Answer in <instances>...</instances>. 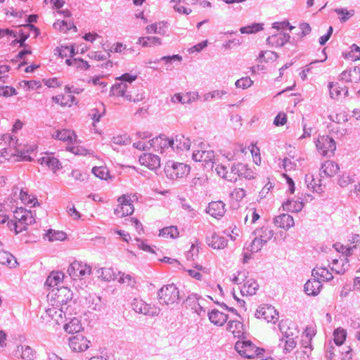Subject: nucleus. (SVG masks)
Listing matches in <instances>:
<instances>
[{"mask_svg": "<svg viewBox=\"0 0 360 360\" xmlns=\"http://www.w3.org/2000/svg\"><path fill=\"white\" fill-rule=\"evenodd\" d=\"M231 280L240 285L241 294L245 296L255 295L259 288L257 281L252 277L249 276L248 273L245 270L233 274Z\"/></svg>", "mask_w": 360, "mask_h": 360, "instance_id": "f257e3e1", "label": "nucleus"}, {"mask_svg": "<svg viewBox=\"0 0 360 360\" xmlns=\"http://www.w3.org/2000/svg\"><path fill=\"white\" fill-rule=\"evenodd\" d=\"M34 219L31 211L22 207L17 208L14 212V221L8 223L9 229L16 234L25 231L27 226L32 224Z\"/></svg>", "mask_w": 360, "mask_h": 360, "instance_id": "f03ea898", "label": "nucleus"}, {"mask_svg": "<svg viewBox=\"0 0 360 360\" xmlns=\"http://www.w3.org/2000/svg\"><path fill=\"white\" fill-rule=\"evenodd\" d=\"M136 196L132 193L122 194L117 198V205L114 209V214L118 218H122L133 214L134 211V202Z\"/></svg>", "mask_w": 360, "mask_h": 360, "instance_id": "7ed1b4c3", "label": "nucleus"}, {"mask_svg": "<svg viewBox=\"0 0 360 360\" xmlns=\"http://www.w3.org/2000/svg\"><path fill=\"white\" fill-rule=\"evenodd\" d=\"M72 298L71 290L67 287L52 290L47 295L49 305L63 307Z\"/></svg>", "mask_w": 360, "mask_h": 360, "instance_id": "20e7f679", "label": "nucleus"}, {"mask_svg": "<svg viewBox=\"0 0 360 360\" xmlns=\"http://www.w3.org/2000/svg\"><path fill=\"white\" fill-rule=\"evenodd\" d=\"M235 349L240 356L247 359L260 358L264 352L262 348L257 347L249 340L238 341Z\"/></svg>", "mask_w": 360, "mask_h": 360, "instance_id": "39448f33", "label": "nucleus"}, {"mask_svg": "<svg viewBox=\"0 0 360 360\" xmlns=\"http://www.w3.org/2000/svg\"><path fill=\"white\" fill-rule=\"evenodd\" d=\"M255 316L264 322L275 323L278 320V312L271 305L262 304L257 308Z\"/></svg>", "mask_w": 360, "mask_h": 360, "instance_id": "423d86ee", "label": "nucleus"}, {"mask_svg": "<svg viewBox=\"0 0 360 360\" xmlns=\"http://www.w3.org/2000/svg\"><path fill=\"white\" fill-rule=\"evenodd\" d=\"M67 271L72 278L82 279L91 274V268L82 262L74 261L70 264Z\"/></svg>", "mask_w": 360, "mask_h": 360, "instance_id": "0eeeda50", "label": "nucleus"}, {"mask_svg": "<svg viewBox=\"0 0 360 360\" xmlns=\"http://www.w3.org/2000/svg\"><path fill=\"white\" fill-rule=\"evenodd\" d=\"M158 297L162 304H174L179 299V290L174 284L167 285L160 290Z\"/></svg>", "mask_w": 360, "mask_h": 360, "instance_id": "6e6552de", "label": "nucleus"}, {"mask_svg": "<svg viewBox=\"0 0 360 360\" xmlns=\"http://www.w3.org/2000/svg\"><path fill=\"white\" fill-rule=\"evenodd\" d=\"M316 146L319 153L323 156L330 155L336 149L335 141L328 136H320L316 142Z\"/></svg>", "mask_w": 360, "mask_h": 360, "instance_id": "1a4fd4ad", "label": "nucleus"}, {"mask_svg": "<svg viewBox=\"0 0 360 360\" xmlns=\"http://www.w3.org/2000/svg\"><path fill=\"white\" fill-rule=\"evenodd\" d=\"M8 150L12 154L11 161H32L31 157L29 155L30 152L33 150L32 148H27L26 146L22 143H15L13 146H10Z\"/></svg>", "mask_w": 360, "mask_h": 360, "instance_id": "9d476101", "label": "nucleus"}, {"mask_svg": "<svg viewBox=\"0 0 360 360\" xmlns=\"http://www.w3.org/2000/svg\"><path fill=\"white\" fill-rule=\"evenodd\" d=\"M193 159L195 162H202L205 165L210 163L213 164L214 154L212 150H207L204 145H200L198 149L194 150Z\"/></svg>", "mask_w": 360, "mask_h": 360, "instance_id": "9b49d317", "label": "nucleus"}, {"mask_svg": "<svg viewBox=\"0 0 360 360\" xmlns=\"http://www.w3.org/2000/svg\"><path fill=\"white\" fill-rule=\"evenodd\" d=\"M215 171L221 178L229 181H236V176L233 172V165H231L229 162L226 161L217 164Z\"/></svg>", "mask_w": 360, "mask_h": 360, "instance_id": "f8f14e48", "label": "nucleus"}, {"mask_svg": "<svg viewBox=\"0 0 360 360\" xmlns=\"http://www.w3.org/2000/svg\"><path fill=\"white\" fill-rule=\"evenodd\" d=\"M90 341L82 335H77L69 339L70 349L76 352L86 351L89 347Z\"/></svg>", "mask_w": 360, "mask_h": 360, "instance_id": "ddd939ff", "label": "nucleus"}, {"mask_svg": "<svg viewBox=\"0 0 360 360\" xmlns=\"http://www.w3.org/2000/svg\"><path fill=\"white\" fill-rule=\"evenodd\" d=\"M190 167L184 163H174L172 166H168L167 172L172 179L181 178L186 176L190 172Z\"/></svg>", "mask_w": 360, "mask_h": 360, "instance_id": "4468645a", "label": "nucleus"}, {"mask_svg": "<svg viewBox=\"0 0 360 360\" xmlns=\"http://www.w3.org/2000/svg\"><path fill=\"white\" fill-rule=\"evenodd\" d=\"M38 162L42 165L47 167L53 173L62 168V165L58 158L51 154H46L38 160Z\"/></svg>", "mask_w": 360, "mask_h": 360, "instance_id": "2eb2a0df", "label": "nucleus"}, {"mask_svg": "<svg viewBox=\"0 0 360 360\" xmlns=\"http://www.w3.org/2000/svg\"><path fill=\"white\" fill-rule=\"evenodd\" d=\"M139 162L150 169H155L160 166V160L158 155L152 153H143L139 158Z\"/></svg>", "mask_w": 360, "mask_h": 360, "instance_id": "dca6fc26", "label": "nucleus"}, {"mask_svg": "<svg viewBox=\"0 0 360 360\" xmlns=\"http://www.w3.org/2000/svg\"><path fill=\"white\" fill-rule=\"evenodd\" d=\"M307 188L314 193H321L323 192L324 184L319 175L308 174L306 176Z\"/></svg>", "mask_w": 360, "mask_h": 360, "instance_id": "f3484780", "label": "nucleus"}, {"mask_svg": "<svg viewBox=\"0 0 360 360\" xmlns=\"http://www.w3.org/2000/svg\"><path fill=\"white\" fill-rule=\"evenodd\" d=\"M316 326L313 324L307 326L301 335V344L306 348L309 349V353L312 351L311 340L316 335Z\"/></svg>", "mask_w": 360, "mask_h": 360, "instance_id": "a211bd4d", "label": "nucleus"}, {"mask_svg": "<svg viewBox=\"0 0 360 360\" xmlns=\"http://www.w3.org/2000/svg\"><path fill=\"white\" fill-rule=\"evenodd\" d=\"M206 242L210 247L216 250L224 249L227 246V240L214 231L211 232L210 235L207 236Z\"/></svg>", "mask_w": 360, "mask_h": 360, "instance_id": "6ab92c4d", "label": "nucleus"}, {"mask_svg": "<svg viewBox=\"0 0 360 360\" xmlns=\"http://www.w3.org/2000/svg\"><path fill=\"white\" fill-rule=\"evenodd\" d=\"M225 212V204L221 200L212 201L209 203L207 207V213L214 218L224 216Z\"/></svg>", "mask_w": 360, "mask_h": 360, "instance_id": "aec40b11", "label": "nucleus"}, {"mask_svg": "<svg viewBox=\"0 0 360 360\" xmlns=\"http://www.w3.org/2000/svg\"><path fill=\"white\" fill-rule=\"evenodd\" d=\"M55 139H58L65 142L68 144L77 143V136L73 131L69 129H62L57 131L55 134L52 135Z\"/></svg>", "mask_w": 360, "mask_h": 360, "instance_id": "412c9836", "label": "nucleus"}, {"mask_svg": "<svg viewBox=\"0 0 360 360\" xmlns=\"http://www.w3.org/2000/svg\"><path fill=\"white\" fill-rule=\"evenodd\" d=\"M174 10L181 14L188 15L192 12L191 7L195 4V0H172Z\"/></svg>", "mask_w": 360, "mask_h": 360, "instance_id": "4be33fe9", "label": "nucleus"}, {"mask_svg": "<svg viewBox=\"0 0 360 360\" xmlns=\"http://www.w3.org/2000/svg\"><path fill=\"white\" fill-rule=\"evenodd\" d=\"M290 36L288 34L283 32H278L277 33L269 36L267 38V42L271 46L280 47L285 44L290 39Z\"/></svg>", "mask_w": 360, "mask_h": 360, "instance_id": "5701e85b", "label": "nucleus"}, {"mask_svg": "<svg viewBox=\"0 0 360 360\" xmlns=\"http://www.w3.org/2000/svg\"><path fill=\"white\" fill-rule=\"evenodd\" d=\"M150 145L156 151H162L169 147L172 148L171 139L165 135H160L150 140Z\"/></svg>", "mask_w": 360, "mask_h": 360, "instance_id": "b1692460", "label": "nucleus"}, {"mask_svg": "<svg viewBox=\"0 0 360 360\" xmlns=\"http://www.w3.org/2000/svg\"><path fill=\"white\" fill-rule=\"evenodd\" d=\"M186 271L191 277L200 281H202L210 274L209 269L201 264H195L191 269H187Z\"/></svg>", "mask_w": 360, "mask_h": 360, "instance_id": "393cba45", "label": "nucleus"}, {"mask_svg": "<svg viewBox=\"0 0 360 360\" xmlns=\"http://www.w3.org/2000/svg\"><path fill=\"white\" fill-rule=\"evenodd\" d=\"M172 148L180 150H188L191 147V141L183 134H177L171 139Z\"/></svg>", "mask_w": 360, "mask_h": 360, "instance_id": "a878e982", "label": "nucleus"}, {"mask_svg": "<svg viewBox=\"0 0 360 360\" xmlns=\"http://www.w3.org/2000/svg\"><path fill=\"white\" fill-rule=\"evenodd\" d=\"M233 172L236 176V181L240 177L246 179L254 178L255 173L251 169L248 168V165L243 163H236L233 164Z\"/></svg>", "mask_w": 360, "mask_h": 360, "instance_id": "bb28decb", "label": "nucleus"}, {"mask_svg": "<svg viewBox=\"0 0 360 360\" xmlns=\"http://www.w3.org/2000/svg\"><path fill=\"white\" fill-rule=\"evenodd\" d=\"M278 58V55L276 53L271 51H262L258 58H257V69L259 67L263 66L264 64L271 65L273 63L276 62ZM264 67L262 68L263 69Z\"/></svg>", "mask_w": 360, "mask_h": 360, "instance_id": "cd10ccee", "label": "nucleus"}, {"mask_svg": "<svg viewBox=\"0 0 360 360\" xmlns=\"http://www.w3.org/2000/svg\"><path fill=\"white\" fill-rule=\"evenodd\" d=\"M274 222L277 227L283 229H289L295 224L293 218L288 214H283L276 217Z\"/></svg>", "mask_w": 360, "mask_h": 360, "instance_id": "c85d7f7f", "label": "nucleus"}, {"mask_svg": "<svg viewBox=\"0 0 360 360\" xmlns=\"http://www.w3.org/2000/svg\"><path fill=\"white\" fill-rule=\"evenodd\" d=\"M342 81L351 83H358L360 82V68H354L348 70L343 71L340 75Z\"/></svg>", "mask_w": 360, "mask_h": 360, "instance_id": "c756f323", "label": "nucleus"}, {"mask_svg": "<svg viewBox=\"0 0 360 360\" xmlns=\"http://www.w3.org/2000/svg\"><path fill=\"white\" fill-rule=\"evenodd\" d=\"M127 89V85L125 82H120L119 84H115L112 87V94L113 96L118 97H126V98L129 101H133L134 102L138 101L141 99V98H131V95H127L126 91Z\"/></svg>", "mask_w": 360, "mask_h": 360, "instance_id": "7c9ffc66", "label": "nucleus"}, {"mask_svg": "<svg viewBox=\"0 0 360 360\" xmlns=\"http://www.w3.org/2000/svg\"><path fill=\"white\" fill-rule=\"evenodd\" d=\"M46 316L56 324L63 322V307L50 306L46 308Z\"/></svg>", "mask_w": 360, "mask_h": 360, "instance_id": "2f4dec72", "label": "nucleus"}, {"mask_svg": "<svg viewBox=\"0 0 360 360\" xmlns=\"http://www.w3.org/2000/svg\"><path fill=\"white\" fill-rule=\"evenodd\" d=\"M340 166L334 161L327 160L321 167V172L327 177L335 176L340 171Z\"/></svg>", "mask_w": 360, "mask_h": 360, "instance_id": "473e14b6", "label": "nucleus"}, {"mask_svg": "<svg viewBox=\"0 0 360 360\" xmlns=\"http://www.w3.org/2000/svg\"><path fill=\"white\" fill-rule=\"evenodd\" d=\"M208 316L210 321L216 326L224 325L228 319L226 314L215 309L209 312Z\"/></svg>", "mask_w": 360, "mask_h": 360, "instance_id": "72a5a7b5", "label": "nucleus"}, {"mask_svg": "<svg viewBox=\"0 0 360 360\" xmlns=\"http://www.w3.org/2000/svg\"><path fill=\"white\" fill-rule=\"evenodd\" d=\"M322 288L320 281L316 278L309 280L304 285V291L309 295H317Z\"/></svg>", "mask_w": 360, "mask_h": 360, "instance_id": "f704fd0d", "label": "nucleus"}, {"mask_svg": "<svg viewBox=\"0 0 360 360\" xmlns=\"http://www.w3.org/2000/svg\"><path fill=\"white\" fill-rule=\"evenodd\" d=\"M228 330L231 333L234 337L240 338L243 335L245 330L241 321L238 320L230 321L228 323Z\"/></svg>", "mask_w": 360, "mask_h": 360, "instance_id": "c9c22d12", "label": "nucleus"}, {"mask_svg": "<svg viewBox=\"0 0 360 360\" xmlns=\"http://www.w3.org/2000/svg\"><path fill=\"white\" fill-rule=\"evenodd\" d=\"M54 28L62 32V33H67L68 31L72 30L73 32H77V27L70 20H57L53 24Z\"/></svg>", "mask_w": 360, "mask_h": 360, "instance_id": "e433bc0d", "label": "nucleus"}, {"mask_svg": "<svg viewBox=\"0 0 360 360\" xmlns=\"http://www.w3.org/2000/svg\"><path fill=\"white\" fill-rule=\"evenodd\" d=\"M255 236L266 243L274 237L273 231L268 226H262L255 231Z\"/></svg>", "mask_w": 360, "mask_h": 360, "instance_id": "4c0bfd02", "label": "nucleus"}, {"mask_svg": "<svg viewBox=\"0 0 360 360\" xmlns=\"http://www.w3.org/2000/svg\"><path fill=\"white\" fill-rule=\"evenodd\" d=\"M16 354L25 360H34L35 356L34 351L27 345L18 347Z\"/></svg>", "mask_w": 360, "mask_h": 360, "instance_id": "58836bf2", "label": "nucleus"}, {"mask_svg": "<svg viewBox=\"0 0 360 360\" xmlns=\"http://www.w3.org/2000/svg\"><path fill=\"white\" fill-rule=\"evenodd\" d=\"M313 274L316 280L326 281L333 278L330 271L326 267L316 266L313 269Z\"/></svg>", "mask_w": 360, "mask_h": 360, "instance_id": "ea45409f", "label": "nucleus"}, {"mask_svg": "<svg viewBox=\"0 0 360 360\" xmlns=\"http://www.w3.org/2000/svg\"><path fill=\"white\" fill-rule=\"evenodd\" d=\"M91 171L96 177L101 180L108 181L112 179L109 169L104 165L94 167Z\"/></svg>", "mask_w": 360, "mask_h": 360, "instance_id": "a19ab883", "label": "nucleus"}, {"mask_svg": "<svg viewBox=\"0 0 360 360\" xmlns=\"http://www.w3.org/2000/svg\"><path fill=\"white\" fill-rule=\"evenodd\" d=\"M52 99L56 103L63 106H70L74 102V96L70 91L65 94H58L53 96Z\"/></svg>", "mask_w": 360, "mask_h": 360, "instance_id": "79ce46f5", "label": "nucleus"}, {"mask_svg": "<svg viewBox=\"0 0 360 360\" xmlns=\"http://www.w3.org/2000/svg\"><path fill=\"white\" fill-rule=\"evenodd\" d=\"M0 264L12 268L16 266L17 261L11 253L6 251H0Z\"/></svg>", "mask_w": 360, "mask_h": 360, "instance_id": "37998d69", "label": "nucleus"}, {"mask_svg": "<svg viewBox=\"0 0 360 360\" xmlns=\"http://www.w3.org/2000/svg\"><path fill=\"white\" fill-rule=\"evenodd\" d=\"M64 278V274L61 271H53L48 276L46 284L49 287L58 285Z\"/></svg>", "mask_w": 360, "mask_h": 360, "instance_id": "c03bdc74", "label": "nucleus"}, {"mask_svg": "<svg viewBox=\"0 0 360 360\" xmlns=\"http://www.w3.org/2000/svg\"><path fill=\"white\" fill-rule=\"evenodd\" d=\"M65 63L68 65L72 66L77 70H86L90 67L89 63L82 58H72L66 59Z\"/></svg>", "mask_w": 360, "mask_h": 360, "instance_id": "a18cd8bd", "label": "nucleus"}, {"mask_svg": "<svg viewBox=\"0 0 360 360\" xmlns=\"http://www.w3.org/2000/svg\"><path fill=\"white\" fill-rule=\"evenodd\" d=\"M19 197L22 203L30 207H34L37 203V198L27 190L21 189Z\"/></svg>", "mask_w": 360, "mask_h": 360, "instance_id": "49530a36", "label": "nucleus"}, {"mask_svg": "<svg viewBox=\"0 0 360 360\" xmlns=\"http://www.w3.org/2000/svg\"><path fill=\"white\" fill-rule=\"evenodd\" d=\"M116 279L119 283L127 286L134 287L136 284L135 278L131 275L124 272H118Z\"/></svg>", "mask_w": 360, "mask_h": 360, "instance_id": "de8ad7c7", "label": "nucleus"}, {"mask_svg": "<svg viewBox=\"0 0 360 360\" xmlns=\"http://www.w3.org/2000/svg\"><path fill=\"white\" fill-rule=\"evenodd\" d=\"M195 95L194 93H186L184 94L178 93L174 94L171 101L173 103H181L185 104L191 102L192 101L195 100Z\"/></svg>", "mask_w": 360, "mask_h": 360, "instance_id": "09e8293b", "label": "nucleus"}, {"mask_svg": "<svg viewBox=\"0 0 360 360\" xmlns=\"http://www.w3.org/2000/svg\"><path fill=\"white\" fill-rule=\"evenodd\" d=\"M64 329L68 333H79L82 329L80 321L74 318L64 326Z\"/></svg>", "mask_w": 360, "mask_h": 360, "instance_id": "8fccbe9b", "label": "nucleus"}, {"mask_svg": "<svg viewBox=\"0 0 360 360\" xmlns=\"http://www.w3.org/2000/svg\"><path fill=\"white\" fill-rule=\"evenodd\" d=\"M296 341L293 338L287 336L281 340L279 346L283 349L284 352H289L296 347Z\"/></svg>", "mask_w": 360, "mask_h": 360, "instance_id": "3c124183", "label": "nucleus"}, {"mask_svg": "<svg viewBox=\"0 0 360 360\" xmlns=\"http://www.w3.org/2000/svg\"><path fill=\"white\" fill-rule=\"evenodd\" d=\"M179 235L178 229L174 226L165 227L160 231V236L165 238H176Z\"/></svg>", "mask_w": 360, "mask_h": 360, "instance_id": "603ef678", "label": "nucleus"}, {"mask_svg": "<svg viewBox=\"0 0 360 360\" xmlns=\"http://www.w3.org/2000/svg\"><path fill=\"white\" fill-rule=\"evenodd\" d=\"M138 43L144 47L155 46L161 44V40L156 37H140Z\"/></svg>", "mask_w": 360, "mask_h": 360, "instance_id": "864d4df0", "label": "nucleus"}, {"mask_svg": "<svg viewBox=\"0 0 360 360\" xmlns=\"http://www.w3.org/2000/svg\"><path fill=\"white\" fill-rule=\"evenodd\" d=\"M285 210L291 212H298L302 209L303 205L302 202L296 200H288L283 204Z\"/></svg>", "mask_w": 360, "mask_h": 360, "instance_id": "5fc2aeb1", "label": "nucleus"}, {"mask_svg": "<svg viewBox=\"0 0 360 360\" xmlns=\"http://www.w3.org/2000/svg\"><path fill=\"white\" fill-rule=\"evenodd\" d=\"M329 118L338 123L345 122L347 120L345 112L338 109L332 110L329 115Z\"/></svg>", "mask_w": 360, "mask_h": 360, "instance_id": "6e6d98bb", "label": "nucleus"}, {"mask_svg": "<svg viewBox=\"0 0 360 360\" xmlns=\"http://www.w3.org/2000/svg\"><path fill=\"white\" fill-rule=\"evenodd\" d=\"M330 94L333 98H337L342 94H345L347 93V90L342 86H340L338 84L330 83L329 84Z\"/></svg>", "mask_w": 360, "mask_h": 360, "instance_id": "4d7b16f0", "label": "nucleus"}, {"mask_svg": "<svg viewBox=\"0 0 360 360\" xmlns=\"http://www.w3.org/2000/svg\"><path fill=\"white\" fill-rule=\"evenodd\" d=\"M46 237L49 241L63 240L66 238V234L63 231L50 229L46 233Z\"/></svg>", "mask_w": 360, "mask_h": 360, "instance_id": "13d9d810", "label": "nucleus"}, {"mask_svg": "<svg viewBox=\"0 0 360 360\" xmlns=\"http://www.w3.org/2000/svg\"><path fill=\"white\" fill-rule=\"evenodd\" d=\"M345 58L353 61L360 60V47L356 44L350 46L349 51L345 53Z\"/></svg>", "mask_w": 360, "mask_h": 360, "instance_id": "bf43d9fd", "label": "nucleus"}, {"mask_svg": "<svg viewBox=\"0 0 360 360\" xmlns=\"http://www.w3.org/2000/svg\"><path fill=\"white\" fill-rule=\"evenodd\" d=\"M20 86L25 91L36 90L41 86L40 82L35 80H23L19 83Z\"/></svg>", "mask_w": 360, "mask_h": 360, "instance_id": "052dcab7", "label": "nucleus"}, {"mask_svg": "<svg viewBox=\"0 0 360 360\" xmlns=\"http://www.w3.org/2000/svg\"><path fill=\"white\" fill-rule=\"evenodd\" d=\"M347 260V258L345 257H340L338 259H334L333 260V269L338 273H344L347 269V267L349 266L347 264V262L345 261Z\"/></svg>", "mask_w": 360, "mask_h": 360, "instance_id": "680f3d73", "label": "nucleus"}, {"mask_svg": "<svg viewBox=\"0 0 360 360\" xmlns=\"http://www.w3.org/2000/svg\"><path fill=\"white\" fill-rule=\"evenodd\" d=\"M334 342L337 345H341L344 343L347 337V332L345 329L338 328L334 333Z\"/></svg>", "mask_w": 360, "mask_h": 360, "instance_id": "e2e57ef3", "label": "nucleus"}, {"mask_svg": "<svg viewBox=\"0 0 360 360\" xmlns=\"http://www.w3.org/2000/svg\"><path fill=\"white\" fill-rule=\"evenodd\" d=\"M245 196L246 191L243 188H235L230 194L231 200L236 202L242 201Z\"/></svg>", "mask_w": 360, "mask_h": 360, "instance_id": "0e129e2a", "label": "nucleus"}, {"mask_svg": "<svg viewBox=\"0 0 360 360\" xmlns=\"http://www.w3.org/2000/svg\"><path fill=\"white\" fill-rule=\"evenodd\" d=\"M56 51L62 58L67 57H71L72 58L75 55V49L73 46H61L58 47Z\"/></svg>", "mask_w": 360, "mask_h": 360, "instance_id": "69168bd1", "label": "nucleus"}, {"mask_svg": "<svg viewBox=\"0 0 360 360\" xmlns=\"http://www.w3.org/2000/svg\"><path fill=\"white\" fill-rule=\"evenodd\" d=\"M100 276L106 281H110L117 278L115 271L112 268H102L100 271Z\"/></svg>", "mask_w": 360, "mask_h": 360, "instance_id": "338daca9", "label": "nucleus"}, {"mask_svg": "<svg viewBox=\"0 0 360 360\" xmlns=\"http://www.w3.org/2000/svg\"><path fill=\"white\" fill-rule=\"evenodd\" d=\"M263 29L262 24L253 23L250 25L242 27L240 31L242 34H255Z\"/></svg>", "mask_w": 360, "mask_h": 360, "instance_id": "774afa93", "label": "nucleus"}]
</instances>
